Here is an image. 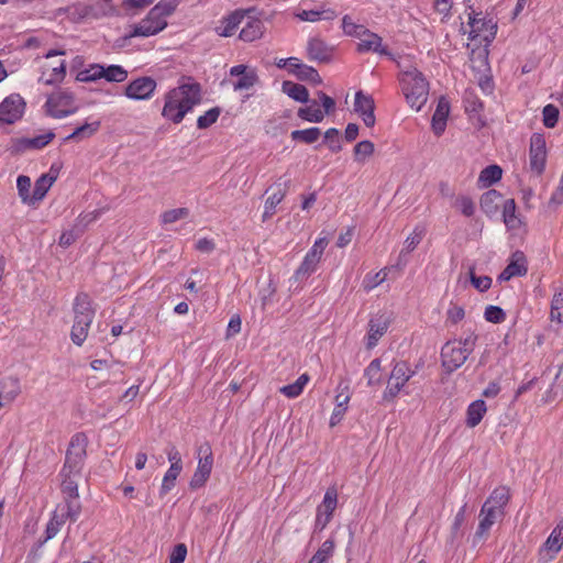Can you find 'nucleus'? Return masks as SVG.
Returning a JSON list of instances; mask_svg holds the SVG:
<instances>
[{
    "label": "nucleus",
    "instance_id": "1",
    "mask_svg": "<svg viewBox=\"0 0 563 563\" xmlns=\"http://www.w3.org/2000/svg\"><path fill=\"white\" fill-rule=\"evenodd\" d=\"M201 101V87L198 82L183 84L165 95L162 115L178 124L185 115Z\"/></svg>",
    "mask_w": 563,
    "mask_h": 563
},
{
    "label": "nucleus",
    "instance_id": "2",
    "mask_svg": "<svg viewBox=\"0 0 563 563\" xmlns=\"http://www.w3.org/2000/svg\"><path fill=\"white\" fill-rule=\"evenodd\" d=\"M399 81L407 103L417 111L426 104L429 96V82L416 67L404 70Z\"/></svg>",
    "mask_w": 563,
    "mask_h": 563
},
{
    "label": "nucleus",
    "instance_id": "3",
    "mask_svg": "<svg viewBox=\"0 0 563 563\" xmlns=\"http://www.w3.org/2000/svg\"><path fill=\"white\" fill-rule=\"evenodd\" d=\"M74 324L70 332L71 341L80 346L88 335V330L95 317L91 301L86 292H79L74 302Z\"/></svg>",
    "mask_w": 563,
    "mask_h": 563
},
{
    "label": "nucleus",
    "instance_id": "4",
    "mask_svg": "<svg viewBox=\"0 0 563 563\" xmlns=\"http://www.w3.org/2000/svg\"><path fill=\"white\" fill-rule=\"evenodd\" d=\"M46 113L55 119H62L78 110L75 96L67 89H59L51 93L45 103Z\"/></svg>",
    "mask_w": 563,
    "mask_h": 563
},
{
    "label": "nucleus",
    "instance_id": "5",
    "mask_svg": "<svg viewBox=\"0 0 563 563\" xmlns=\"http://www.w3.org/2000/svg\"><path fill=\"white\" fill-rule=\"evenodd\" d=\"M197 454L198 465L189 482L191 489H198L207 483L213 466V454L208 442H205L197 449Z\"/></svg>",
    "mask_w": 563,
    "mask_h": 563
},
{
    "label": "nucleus",
    "instance_id": "6",
    "mask_svg": "<svg viewBox=\"0 0 563 563\" xmlns=\"http://www.w3.org/2000/svg\"><path fill=\"white\" fill-rule=\"evenodd\" d=\"M87 444L88 439L85 433L78 432L71 437L63 466L65 467V472L67 470L69 472H81L87 454Z\"/></svg>",
    "mask_w": 563,
    "mask_h": 563
},
{
    "label": "nucleus",
    "instance_id": "7",
    "mask_svg": "<svg viewBox=\"0 0 563 563\" xmlns=\"http://www.w3.org/2000/svg\"><path fill=\"white\" fill-rule=\"evenodd\" d=\"M354 40H357L356 51L358 53L373 52L380 55H390L388 49L382 45V37L363 25L354 24Z\"/></svg>",
    "mask_w": 563,
    "mask_h": 563
},
{
    "label": "nucleus",
    "instance_id": "8",
    "mask_svg": "<svg viewBox=\"0 0 563 563\" xmlns=\"http://www.w3.org/2000/svg\"><path fill=\"white\" fill-rule=\"evenodd\" d=\"M412 372L409 371L408 364L406 362H398L394 366L387 387L384 391L385 400H393L400 391V389L406 385V383L410 379Z\"/></svg>",
    "mask_w": 563,
    "mask_h": 563
},
{
    "label": "nucleus",
    "instance_id": "9",
    "mask_svg": "<svg viewBox=\"0 0 563 563\" xmlns=\"http://www.w3.org/2000/svg\"><path fill=\"white\" fill-rule=\"evenodd\" d=\"M157 82L150 76L139 77L124 88V96L132 100H148L153 97Z\"/></svg>",
    "mask_w": 563,
    "mask_h": 563
},
{
    "label": "nucleus",
    "instance_id": "10",
    "mask_svg": "<svg viewBox=\"0 0 563 563\" xmlns=\"http://www.w3.org/2000/svg\"><path fill=\"white\" fill-rule=\"evenodd\" d=\"M547 163L545 139L542 134L533 133L530 139L529 166L538 176L544 172Z\"/></svg>",
    "mask_w": 563,
    "mask_h": 563
},
{
    "label": "nucleus",
    "instance_id": "11",
    "mask_svg": "<svg viewBox=\"0 0 563 563\" xmlns=\"http://www.w3.org/2000/svg\"><path fill=\"white\" fill-rule=\"evenodd\" d=\"M467 353L457 344V341H448L441 350L442 366L448 373H453L467 360Z\"/></svg>",
    "mask_w": 563,
    "mask_h": 563
},
{
    "label": "nucleus",
    "instance_id": "12",
    "mask_svg": "<svg viewBox=\"0 0 563 563\" xmlns=\"http://www.w3.org/2000/svg\"><path fill=\"white\" fill-rule=\"evenodd\" d=\"M166 26V19H163L157 14H153V11L150 10L147 15L133 26V30L130 34L125 36V38L136 36L148 37L152 35H156L157 33L162 32Z\"/></svg>",
    "mask_w": 563,
    "mask_h": 563
},
{
    "label": "nucleus",
    "instance_id": "13",
    "mask_svg": "<svg viewBox=\"0 0 563 563\" xmlns=\"http://www.w3.org/2000/svg\"><path fill=\"white\" fill-rule=\"evenodd\" d=\"M25 101L18 93H12L0 103V122L12 124L24 113Z\"/></svg>",
    "mask_w": 563,
    "mask_h": 563
},
{
    "label": "nucleus",
    "instance_id": "14",
    "mask_svg": "<svg viewBox=\"0 0 563 563\" xmlns=\"http://www.w3.org/2000/svg\"><path fill=\"white\" fill-rule=\"evenodd\" d=\"M338 505V492L335 488H328L322 503L317 507L314 530L322 531L332 518Z\"/></svg>",
    "mask_w": 563,
    "mask_h": 563
},
{
    "label": "nucleus",
    "instance_id": "15",
    "mask_svg": "<svg viewBox=\"0 0 563 563\" xmlns=\"http://www.w3.org/2000/svg\"><path fill=\"white\" fill-rule=\"evenodd\" d=\"M504 517L505 511L497 510L483 504L479 512V523L474 534L473 543L476 544L477 541L485 539L492 526L495 522L503 520Z\"/></svg>",
    "mask_w": 563,
    "mask_h": 563
},
{
    "label": "nucleus",
    "instance_id": "16",
    "mask_svg": "<svg viewBox=\"0 0 563 563\" xmlns=\"http://www.w3.org/2000/svg\"><path fill=\"white\" fill-rule=\"evenodd\" d=\"M375 102L371 95L358 90L354 93V112L357 113L367 128H373L376 122Z\"/></svg>",
    "mask_w": 563,
    "mask_h": 563
},
{
    "label": "nucleus",
    "instance_id": "17",
    "mask_svg": "<svg viewBox=\"0 0 563 563\" xmlns=\"http://www.w3.org/2000/svg\"><path fill=\"white\" fill-rule=\"evenodd\" d=\"M467 8L472 10L468 13V25L471 26L470 38L475 40L485 32H488V34L484 35V40L489 41L494 38L497 32V24L494 23L492 19L477 18L471 4H468Z\"/></svg>",
    "mask_w": 563,
    "mask_h": 563
},
{
    "label": "nucleus",
    "instance_id": "18",
    "mask_svg": "<svg viewBox=\"0 0 563 563\" xmlns=\"http://www.w3.org/2000/svg\"><path fill=\"white\" fill-rule=\"evenodd\" d=\"M528 272L527 258L521 251L512 253L508 265L499 274V282H507L516 276H525Z\"/></svg>",
    "mask_w": 563,
    "mask_h": 563
},
{
    "label": "nucleus",
    "instance_id": "19",
    "mask_svg": "<svg viewBox=\"0 0 563 563\" xmlns=\"http://www.w3.org/2000/svg\"><path fill=\"white\" fill-rule=\"evenodd\" d=\"M390 324V318L386 313L374 316L368 322L366 346L372 349L377 345L379 339L386 333Z\"/></svg>",
    "mask_w": 563,
    "mask_h": 563
},
{
    "label": "nucleus",
    "instance_id": "20",
    "mask_svg": "<svg viewBox=\"0 0 563 563\" xmlns=\"http://www.w3.org/2000/svg\"><path fill=\"white\" fill-rule=\"evenodd\" d=\"M307 55L310 60L328 63L332 56V48L320 37H311L307 43Z\"/></svg>",
    "mask_w": 563,
    "mask_h": 563
},
{
    "label": "nucleus",
    "instance_id": "21",
    "mask_svg": "<svg viewBox=\"0 0 563 563\" xmlns=\"http://www.w3.org/2000/svg\"><path fill=\"white\" fill-rule=\"evenodd\" d=\"M563 529L555 528L548 537L540 550V560L543 562L551 561L563 545Z\"/></svg>",
    "mask_w": 563,
    "mask_h": 563
},
{
    "label": "nucleus",
    "instance_id": "22",
    "mask_svg": "<svg viewBox=\"0 0 563 563\" xmlns=\"http://www.w3.org/2000/svg\"><path fill=\"white\" fill-rule=\"evenodd\" d=\"M247 11L235 10L221 20V25L214 29L216 33L223 37L232 36L242 23Z\"/></svg>",
    "mask_w": 563,
    "mask_h": 563
},
{
    "label": "nucleus",
    "instance_id": "23",
    "mask_svg": "<svg viewBox=\"0 0 563 563\" xmlns=\"http://www.w3.org/2000/svg\"><path fill=\"white\" fill-rule=\"evenodd\" d=\"M55 133L49 131L45 134H41L34 137H22L14 142V148L18 152H24L27 150H41L46 146L53 139Z\"/></svg>",
    "mask_w": 563,
    "mask_h": 563
},
{
    "label": "nucleus",
    "instance_id": "24",
    "mask_svg": "<svg viewBox=\"0 0 563 563\" xmlns=\"http://www.w3.org/2000/svg\"><path fill=\"white\" fill-rule=\"evenodd\" d=\"M450 113V102L445 97H440L437 109L432 115V129L437 135H441L446 126V120Z\"/></svg>",
    "mask_w": 563,
    "mask_h": 563
},
{
    "label": "nucleus",
    "instance_id": "25",
    "mask_svg": "<svg viewBox=\"0 0 563 563\" xmlns=\"http://www.w3.org/2000/svg\"><path fill=\"white\" fill-rule=\"evenodd\" d=\"M18 378L9 377L0 382V408L12 402L20 394Z\"/></svg>",
    "mask_w": 563,
    "mask_h": 563
},
{
    "label": "nucleus",
    "instance_id": "26",
    "mask_svg": "<svg viewBox=\"0 0 563 563\" xmlns=\"http://www.w3.org/2000/svg\"><path fill=\"white\" fill-rule=\"evenodd\" d=\"M80 472H69L68 470L65 472V467L60 471L62 481V492L65 495V498L69 499H78V483L75 478L79 476Z\"/></svg>",
    "mask_w": 563,
    "mask_h": 563
},
{
    "label": "nucleus",
    "instance_id": "27",
    "mask_svg": "<svg viewBox=\"0 0 563 563\" xmlns=\"http://www.w3.org/2000/svg\"><path fill=\"white\" fill-rule=\"evenodd\" d=\"M509 489L506 486H499L490 493L488 498L485 500L484 505L493 507L497 510L505 511V508L509 503Z\"/></svg>",
    "mask_w": 563,
    "mask_h": 563
},
{
    "label": "nucleus",
    "instance_id": "28",
    "mask_svg": "<svg viewBox=\"0 0 563 563\" xmlns=\"http://www.w3.org/2000/svg\"><path fill=\"white\" fill-rule=\"evenodd\" d=\"M486 404L483 399H477L471 402L466 410L465 423L468 428H474L482 421L486 412Z\"/></svg>",
    "mask_w": 563,
    "mask_h": 563
},
{
    "label": "nucleus",
    "instance_id": "29",
    "mask_svg": "<svg viewBox=\"0 0 563 563\" xmlns=\"http://www.w3.org/2000/svg\"><path fill=\"white\" fill-rule=\"evenodd\" d=\"M501 199V194L495 189H489L481 197L479 206L484 213L488 217L496 214L498 210V202Z\"/></svg>",
    "mask_w": 563,
    "mask_h": 563
},
{
    "label": "nucleus",
    "instance_id": "30",
    "mask_svg": "<svg viewBox=\"0 0 563 563\" xmlns=\"http://www.w3.org/2000/svg\"><path fill=\"white\" fill-rule=\"evenodd\" d=\"M503 169L498 165H489L485 167L478 176V186L481 188H487L498 183L501 179Z\"/></svg>",
    "mask_w": 563,
    "mask_h": 563
},
{
    "label": "nucleus",
    "instance_id": "31",
    "mask_svg": "<svg viewBox=\"0 0 563 563\" xmlns=\"http://www.w3.org/2000/svg\"><path fill=\"white\" fill-rule=\"evenodd\" d=\"M320 260L314 256V252H308L294 274V279L301 280L309 277L312 273L316 272L317 266Z\"/></svg>",
    "mask_w": 563,
    "mask_h": 563
},
{
    "label": "nucleus",
    "instance_id": "32",
    "mask_svg": "<svg viewBox=\"0 0 563 563\" xmlns=\"http://www.w3.org/2000/svg\"><path fill=\"white\" fill-rule=\"evenodd\" d=\"M263 33L264 23L260 19H253L244 25L239 37L244 42H253L262 37Z\"/></svg>",
    "mask_w": 563,
    "mask_h": 563
},
{
    "label": "nucleus",
    "instance_id": "33",
    "mask_svg": "<svg viewBox=\"0 0 563 563\" xmlns=\"http://www.w3.org/2000/svg\"><path fill=\"white\" fill-rule=\"evenodd\" d=\"M100 129V121H93L91 123H85L78 128H76L73 133H70L69 135H67L66 137L63 139V142L66 143V142H69V141H81V140H85V139H88L90 136H92L95 133L98 132V130Z\"/></svg>",
    "mask_w": 563,
    "mask_h": 563
},
{
    "label": "nucleus",
    "instance_id": "34",
    "mask_svg": "<svg viewBox=\"0 0 563 563\" xmlns=\"http://www.w3.org/2000/svg\"><path fill=\"white\" fill-rule=\"evenodd\" d=\"M517 206L514 199H507L503 207V219L505 225L510 230H516L520 227L521 220L518 218Z\"/></svg>",
    "mask_w": 563,
    "mask_h": 563
},
{
    "label": "nucleus",
    "instance_id": "35",
    "mask_svg": "<svg viewBox=\"0 0 563 563\" xmlns=\"http://www.w3.org/2000/svg\"><path fill=\"white\" fill-rule=\"evenodd\" d=\"M283 91L290 97L291 99L298 102H309V92L307 88L300 84H296L292 81H284L283 82Z\"/></svg>",
    "mask_w": 563,
    "mask_h": 563
},
{
    "label": "nucleus",
    "instance_id": "36",
    "mask_svg": "<svg viewBox=\"0 0 563 563\" xmlns=\"http://www.w3.org/2000/svg\"><path fill=\"white\" fill-rule=\"evenodd\" d=\"M57 178V175L43 174L40 178L36 179L34 189H33V199H35V202L41 201L52 185L55 183Z\"/></svg>",
    "mask_w": 563,
    "mask_h": 563
},
{
    "label": "nucleus",
    "instance_id": "37",
    "mask_svg": "<svg viewBox=\"0 0 563 563\" xmlns=\"http://www.w3.org/2000/svg\"><path fill=\"white\" fill-rule=\"evenodd\" d=\"M310 104L300 108L298 110V117L308 122L319 123L324 118V112L320 109L319 102L317 100L309 101Z\"/></svg>",
    "mask_w": 563,
    "mask_h": 563
},
{
    "label": "nucleus",
    "instance_id": "38",
    "mask_svg": "<svg viewBox=\"0 0 563 563\" xmlns=\"http://www.w3.org/2000/svg\"><path fill=\"white\" fill-rule=\"evenodd\" d=\"M309 379V375L305 373L300 375L295 383L280 387L279 391L287 398H296L302 393Z\"/></svg>",
    "mask_w": 563,
    "mask_h": 563
},
{
    "label": "nucleus",
    "instance_id": "39",
    "mask_svg": "<svg viewBox=\"0 0 563 563\" xmlns=\"http://www.w3.org/2000/svg\"><path fill=\"white\" fill-rule=\"evenodd\" d=\"M65 523V516H58L56 512L52 516L46 525L45 538L38 541V547L44 545L48 540L53 539Z\"/></svg>",
    "mask_w": 563,
    "mask_h": 563
},
{
    "label": "nucleus",
    "instance_id": "40",
    "mask_svg": "<svg viewBox=\"0 0 563 563\" xmlns=\"http://www.w3.org/2000/svg\"><path fill=\"white\" fill-rule=\"evenodd\" d=\"M128 75V70L120 65L103 66L102 79L109 82H123Z\"/></svg>",
    "mask_w": 563,
    "mask_h": 563
},
{
    "label": "nucleus",
    "instance_id": "41",
    "mask_svg": "<svg viewBox=\"0 0 563 563\" xmlns=\"http://www.w3.org/2000/svg\"><path fill=\"white\" fill-rule=\"evenodd\" d=\"M103 65L90 64L87 68L78 71L77 81L90 82L102 79Z\"/></svg>",
    "mask_w": 563,
    "mask_h": 563
},
{
    "label": "nucleus",
    "instance_id": "42",
    "mask_svg": "<svg viewBox=\"0 0 563 563\" xmlns=\"http://www.w3.org/2000/svg\"><path fill=\"white\" fill-rule=\"evenodd\" d=\"M31 178L25 175H20L16 179V188L19 197L21 198L23 203L34 205L35 199H33V194H30L31 190Z\"/></svg>",
    "mask_w": 563,
    "mask_h": 563
},
{
    "label": "nucleus",
    "instance_id": "43",
    "mask_svg": "<svg viewBox=\"0 0 563 563\" xmlns=\"http://www.w3.org/2000/svg\"><path fill=\"white\" fill-rule=\"evenodd\" d=\"M321 130L319 128H309L306 130H295L290 136L294 141L302 142L305 144H312L319 140Z\"/></svg>",
    "mask_w": 563,
    "mask_h": 563
},
{
    "label": "nucleus",
    "instance_id": "44",
    "mask_svg": "<svg viewBox=\"0 0 563 563\" xmlns=\"http://www.w3.org/2000/svg\"><path fill=\"white\" fill-rule=\"evenodd\" d=\"M295 76L299 80L309 81L313 85H320L322 82V79L319 75V73L311 66H308L306 64L303 65H297V70Z\"/></svg>",
    "mask_w": 563,
    "mask_h": 563
},
{
    "label": "nucleus",
    "instance_id": "45",
    "mask_svg": "<svg viewBox=\"0 0 563 563\" xmlns=\"http://www.w3.org/2000/svg\"><path fill=\"white\" fill-rule=\"evenodd\" d=\"M285 195V190L278 189L266 199L263 212V221L268 220L275 213V208L283 201Z\"/></svg>",
    "mask_w": 563,
    "mask_h": 563
},
{
    "label": "nucleus",
    "instance_id": "46",
    "mask_svg": "<svg viewBox=\"0 0 563 563\" xmlns=\"http://www.w3.org/2000/svg\"><path fill=\"white\" fill-rule=\"evenodd\" d=\"M258 76L254 69H250L244 73L234 84L233 88L235 91L250 89L258 82Z\"/></svg>",
    "mask_w": 563,
    "mask_h": 563
},
{
    "label": "nucleus",
    "instance_id": "47",
    "mask_svg": "<svg viewBox=\"0 0 563 563\" xmlns=\"http://www.w3.org/2000/svg\"><path fill=\"white\" fill-rule=\"evenodd\" d=\"M181 0H161L151 10L153 11V14H157L158 16L166 19V16L170 15L176 10Z\"/></svg>",
    "mask_w": 563,
    "mask_h": 563
},
{
    "label": "nucleus",
    "instance_id": "48",
    "mask_svg": "<svg viewBox=\"0 0 563 563\" xmlns=\"http://www.w3.org/2000/svg\"><path fill=\"white\" fill-rule=\"evenodd\" d=\"M560 111L552 103L547 104L542 110V122L545 128L552 129L558 124Z\"/></svg>",
    "mask_w": 563,
    "mask_h": 563
},
{
    "label": "nucleus",
    "instance_id": "49",
    "mask_svg": "<svg viewBox=\"0 0 563 563\" xmlns=\"http://www.w3.org/2000/svg\"><path fill=\"white\" fill-rule=\"evenodd\" d=\"M364 376L367 378L368 385H375L382 380L380 360H373L366 367Z\"/></svg>",
    "mask_w": 563,
    "mask_h": 563
},
{
    "label": "nucleus",
    "instance_id": "50",
    "mask_svg": "<svg viewBox=\"0 0 563 563\" xmlns=\"http://www.w3.org/2000/svg\"><path fill=\"white\" fill-rule=\"evenodd\" d=\"M181 471L183 470L169 466L162 482L159 492L162 496L166 495L175 486L176 479L181 473Z\"/></svg>",
    "mask_w": 563,
    "mask_h": 563
},
{
    "label": "nucleus",
    "instance_id": "51",
    "mask_svg": "<svg viewBox=\"0 0 563 563\" xmlns=\"http://www.w3.org/2000/svg\"><path fill=\"white\" fill-rule=\"evenodd\" d=\"M189 216L188 208L170 209L161 214V221L163 224L174 223L178 220L185 219Z\"/></svg>",
    "mask_w": 563,
    "mask_h": 563
},
{
    "label": "nucleus",
    "instance_id": "52",
    "mask_svg": "<svg viewBox=\"0 0 563 563\" xmlns=\"http://www.w3.org/2000/svg\"><path fill=\"white\" fill-rule=\"evenodd\" d=\"M352 393L347 380H343L338 385V394L335 396V406L345 407L347 409Z\"/></svg>",
    "mask_w": 563,
    "mask_h": 563
},
{
    "label": "nucleus",
    "instance_id": "53",
    "mask_svg": "<svg viewBox=\"0 0 563 563\" xmlns=\"http://www.w3.org/2000/svg\"><path fill=\"white\" fill-rule=\"evenodd\" d=\"M297 16L302 21L316 22L321 19L330 20L334 16L333 11H314V10H303L298 13Z\"/></svg>",
    "mask_w": 563,
    "mask_h": 563
},
{
    "label": "nucleus",
    "instance_id": "54",
    "mask_svg": "<svg viewBox=\"0 0 563 563\" xmlns=\"http://www.w3.org/2000/svg\"><path fill=\"white\" fill-rule=\"evenodd\" d=\"M221 113L220 108L214 107L208 110L205 114L200 115L197 120V126L198 129H208L213 123L217 122L219 115Z\"/></svg>",
    "mask_w": 563,
    "mask_h": 563
},
{
    "label": "nucleus",
    "instance_id": "55",
    "mask_svg": "<svg viewBox=\"0 0 563 563\" xmlns=\"http://www.w3.org/2000/svg\"><path fill=\"white\" fill-rule=\"evenodd\" d=\"M386 276L387 274L384 271H380L375 274L369 273L362 280L361 286L366 292L371 291L372 289L380 285L385 280Z\"/></svg>",
    "mask_w": 563,
    "mask_h": 563
},
{
    "label": "nucleus",
    "instance_id": "56",
    "mask_svg": "<svg viewBox=\"0 0 563 563\" xmlns=\"http://www.w3.org/2000/svg\"><path fill=\"white\" fill-rule=\"evenodd\" d=\"M424 232L426 230L423 227L417 225L413 232L409 236H407L404 250H406L407 252H412L422 241Z\"/></svg>",
    "mask_w": 563,
    "mask_h": 563
},
{
    "label": "nucleus",
    "instance_id": "57",
    "mask_svg": "<svg viewBox=\"0 0 563 563\" xmlns=\"http://www.w3.org/2000/svg\"><path fill=\"white\" fill-rule=\"evenodd\" d=\"M484 317L488 322L501 323L506 319V313L500 307L489 305L485 308Z\"/></svg>",
    "mask_w": 563,
    "mask_h": 563
},
{
    "label": "nucleus",
    "instance_id": "58",
    "mask_svg": "<svg viewBox=\"0 0 563 563\" xmlns=\"http://www.w3.org/2000/svg\"><path fill=\"white\" fill-rule=\"evenodd\" d=\"M470 280L472 285L481 292L488 290L493 282L489 276H476L474 273V267L470 268Z\"/></svg>",
    "mask_w": 563,
    "mask_h": 563
},
{
    "label": "nucleus",
    "instance_id": "59",
    "mask_svg": "<svg viewBox=\"0 0 563 563\" xmlns=\"http://www.w3.org/2000/svg\"><path fill=\"white\" fill-rule=\"evenodd\" d=\"M374 153V144L371 141H361L354 145V157L364 161Z\"/></svg>",
    "mask_w": 563,
    "mask_h": 563
},
{
    "label": "nucleus",
    "instance_id": "60",
    "mask_svg": "<svg viewBox=\"0 0 563 563\" xmlns=\"http://www.w3.org/2000/svg\"><path fill=\"white\" fill-rule=\"evenodd\" d=\"M455 207L460 209V211L465 217H472L475 212V205L472 198L467 196H460L455 200Z\"/></svg>",
    "mask_w": 563,
    "mask_h": 563
},
{
    "label": "nucleus",
    "instance_id": "61",
    "mask_svg": "<svg viewBox=\"0 0 563 563\" xmlns=\"http://www.w3.org/2000/svg\"><path fill=\"white\" fill-rule=\"evenodd\" d=\"M66 503V512L62 516H65V521L67 519H70L73 522H75L80 514L81 507L77 499H69L65 498Z\"/></svg>",
    "mask_w": 563,
    "mask_h": 563
},
{
    "label": "nucleus",
    "instance_id": "62",
    "mask_svg": "<svg viewBox=\"0 0 563 563\" xmlns=\"http://www.w3.org/2000/svg\"><path fill=\"white\" fill-rule=\"evenodd\" d=\"M66 74V65L65 62H60L58 66L53 67L51 77L45 79L44 77L41 78L46 85H53L55 82L62 81L64 76Z\"/></svg>",
    "mask_w": 563,
    "mask_h": 563
},
{
    "label": "nucleus",
    "instance_id": "63",
    "mask_svg": "<svg viewBox=\"0 0 563 563\" xmlns=\"http://www.w3.org/2000/svg\"><path fill=\"white\" fill-rule=\"evenodd\" d=\"M187 556V547L184 543L175 545L169 555V563H184Z\"/></svg>",
    "mask_w": 563,
    "mask_h": 563
},
{
    "label": "nucleus",
    "instance_id": "64",
    "mask_svg": "<svg viewBox=\"0 0 563 563\" xmlns=\"http://www.w3.org/2000/svg\"><path fill=\"white\" fill-rule=\"evenodd\" d=\"M464 102L466 111L478 112L484 108L482 100L472 92L465 95Z\"/></svg>",
    "mask_w": 563,
    "mask_h": 563
}]
</instances>
